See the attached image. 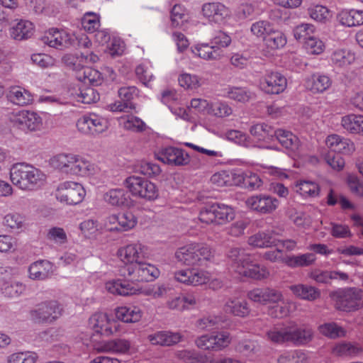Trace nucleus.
Masks as SVG:
<instances>
[{
	"mask_svg": "<svg viewBox=\"0 0 363 363\" xmlns=\"http://www.w3.org/2000/svg\"><path fill=\"white\" fill-rule=\"evenodd\" d=\"M11 182L23 190H33L41 186L45 174L39 169L25 162L16 163L10 169Z\"/></svg>",
	"mask_w": 363,
	"mask_h": 363,
	"instance_id": "obj_3",
	"label": "nucleus"
},
{
	"mask_svg": "<svg viewBox=\"0 0 363 363\" xmlns=\"http://www.w3.org/2000/svg\"><path fill=\"white\" fill-rule=\"evenodd\" d=\"M179 84L181 86L187 89H195L201 85V78L197 75L188 73H183L178 78Z\"/></svg>",
	"mask_w": 363,
	"mask_h": 363,
	"instance_id": "obj_63",
	"label": "nucleus"
},
{
	"mask_svg": "<svg viewBox=\"0 0 363 363\" xmlns=\"http://www.w3.org/2000/svg\"><path fill=\"white\" fill-rule=\"evenodd\" d=\"M137 223V218L131 212L118 214V225L111 226L109 231H127L132 229Z\"/></svg>",
	"mask_w": 363,
	"mask_h": 363,
	"instance_id": "obj_46",
	"label": "nucleus"
},
{
	"mask_svg": "<svg viewBox=\"0 0 363 363\" xmlns=\"http://www.w3.org/2000/svg\"><path fill=\"white\" fill-rule=\"evenodd\" d=\"M76 126L82 134L96 136L108 130L109 122L106 118L102 116L89 113L79 118Z\"/></svg>",
	"mask_w": 363,
	"mask_h": 363,
	"instance_id": "obj_7",
	"label": "nucleus"
},
{
	"mask_svg": "<svg viewBox=\"0 0 363 363\" xmlns=\"http://www.w3.org/2000/svg\"><path fill=\"white\" fill-rule=\"evenodd\" d=\"M272 29L273 27L269 21H258L252 24L250 32L254 36L264 41Z\"/></svg>",
	"mask_w": 363,
	"mask_h": 363,
	"instance_id": "obj_52",
	"label": "nucleus"
},
{
	"mask_svg": "<svg viewBox=\"0 0 363 363\" xmlns=\"http://www.w3.org/2000/svg\"><path fill=\"white\" fill-rule=\"evenodd\" d=\"M53 272V265L48 260H39L32 263L28 268L29 277L33 280H44Z\"/></svg>",
	"mask_w": 363,
	"mask_h": 363,
	"instance_id": "obj_25",
	"label": "nucleus"
},
{
	"mask_svg": "<svg viewBox=\"0 0 363 363\" xmlns=\"http://www.w3.org/2000/svg\"><path fill=\"white\" fill-rule=\"evenodd\" d=\"M315 33V28L310 23H301L294 28L293 33L294 38L303 43L313 37Z\"/></svg>",
	"mask_w": 363,
	"mask_h": 363,
	"instance_id": "obj_54",
	"label": "nucleus"
},
{
	"mask_svg": "<svg viewBox=\"0 0 363 363\" xmlns=\"http://www.w3.org/2000/svg\"><path fill=\"white\" fill-rule=\"evenodd\" d=\"M335 306L343 311H353L359 310L363 306L362 291L350 288L340 294L336 300Z\"/></svg>",
	"mask_w": 363,
	"mask_h": 363,
	"instance_id": "obj_12",
	"label": "nucleus"
},
{
	"mask_svg": "<svg viewBox=\"0 0 363 363\" xmlns=\"http://www.w3.org/2000/svg\"><path fill=\"white\" fill-rule=\"evenodd\" d=\"M123 185L135 197L147 201H154L159 196V190L157 186L143 177H128L124 180Z\"/></svg>",
	"mask_w": 363,
	"mask_h": 363,
	"instance_id": "obj_6",
	"label": "nucleus"
},
{
	"mask_svg": "<svg viewBox=\"0 0 363 363\" xmlns=\"http://www.w3.org/2000/svg\"><path fill=\"white\" fill-rule=\"evenodd\" d=\"M303 48L308 54L318 55L323 52L325 45L320 38L313 35L303 43Z\"/></svg>",
	"mask_w": 363,
	"mask_h": 363,
	"instance_id": "obj_56",
	"label": "nucleus"
},
{
	"mask_svg": "<svg viewBox=\"0 0 363 363\" xmlns=\"http://www.w3.org/2000/svg\"><path fill=\"white\" fill-rule=\"evenodd\" d=\"M224 92V96L240 103H246L254 97V94L245 87L228 86Z\"/></svg>",
	"mask_w": 363,
	"mask_h": 363,
	"instance_id": "obj_39",
	"label": "nucleus"
},
{
	"mask_svg": "<svg viewBox=\"0 0 363 363\" xmlns=\"http://www.w3.org/2000/svg\"><path fill=\"white\" fill-rule=\"evenodd\" d=\"M234 209L228 205L214 203L203 206L199 212V220L205 224L225 225L235 218Z\"/></svg>",
	"mask_w": 363,
	"mask_h": 363,
	"instance_id": "obj_4",
	"label": "nucleus"
},
{
	"mask_svg": "<svg viewBox=\"0 0 363 363\" xmlns=\"http://www.w3.org/2000/svg\"><path fill=\"white\" fill-rule=\"evenodd\" d=\"M76 163L75 175L82 177L92 176L97 174L99 171L97 165L78 155H77Z\"/></svg>",
	"mask_w": 363,
	"mask_h": 363,
	"instance_id": "obj_42",
	"label": "nucleus"
},
{
	"mask_svg": "<svg viewBox=\"0 0 363 363\" xmlns=\"http://www.w3.org/2000/svg\"><path fill=\"white\" fill-rule=\"evenodd\" d=\"M250 132L258 140H266L272 135V128L265 123H257L250 128Z\"/></svg>",
	"mask_w": 363,
	"mask_h": 363,
	"instance_id": "obj_60",
	"label": "nucleus"
},
{
	"mask_svg": "<svg viewBox=\"0 0 363 363\" xmlns=\"http://www.w3.org/2000/svg\"><path fill=\"white\" fill-rule=\"evenodd\" d=\"M341 125L344 129L351 133L363 134V116L349 114L342 118Z\"/></svg>",
	"mask_w": 363,
	"mask_h": 363,
	"instance_id": "obj_38",
	"label": "nucleus"
},
{
	"mask_svg": "<svg viewBox=\"0 0 363 363\" xmlns=\"http://www.w3.org/2000/svg\"><path fill=\"white\" fill-rule=\"evenodd\" d=\"M289 289L296 297L308 301H313L320 296V290L313 286L299 284L291 285Z\"/></svg>",
	"mask_w": 363,
	"mask_h": 363,
	"instance_id": "obj_35",
	"label": "nucleus"
},
{
	"mask_svg": "<svg viewBox=\"0 0 363 363\" xmlns=\"http://www.w3.org/2000/svg\"><path fill=\"white\" fill-rule=\"evenodd\" d=\"M363 352L362 346L354 342L342 341L335 345L333 353L342 357H356Z\"/></svg>",
	"mask_w": 363,
	"mask_h": 363,
	"instance_id": "obj_26",
	"label": "nucleus"
},
{
	"mask_svg": "<svg viewBox=\"0 0 363 363\" xmlns=\"http://www.w3.org/2000/svg\"><path fill=\"white\" fill-rule=\"evenodd\" d=\"M82 27L89 33L96 32L100 26L99 16L94 13H86L82 18Z\"/></svg>",
	"mask_w": 363,
	"mask_h": 363,
	"instance_id": "obj_61",
	"label": "nucleus"
},
{
	"mask_svg": "<svg viewBox=\"0 0 363 363\" xmlns=\"http://www.w3.org/2000/svg\"><path fill=\"white\" fill-rule=\"evenodd\" d=\"M289 343L303 346L309 343L313 337L312 328L306 325H289Z\"/></svg>",
	"mask_w": 363,
	"mask_h": 363,
	"instance_id": "obj_20",
	"label": "nucleus"
},
{
	"mask_svg": "<svg viewBox=\"0 0 363 363\" xmlns=\"http://www.w3.org/2000/svg\"><path fill=\"white\" fill-rule=\"evenodd\" d=\"M274 135L279 143L286 149L296 151L299 147V140L291 132L283 129H278L274 132Z\"/></svg>",
	"mask_w": 363,
	"mask_h": 363,
	"instance_id": "obj_40",
	"label": "nucleus"
},
{
	"mask_svg": "<svg viewBox=\"0 0 363 363\" xmlns=\"http://www.w3.org/2000/svg\"><path fill=\"white\" fill-rule=\"evenodd\" d=\"M241 177L238 174V170L220 171L215 173L211 178V182L217 186H237L240 182Z\"/></svg>",
	"mask_w": 363,
	"mask_h": 363,
	"instance_id": "obj_27",
	"label": "nucleus"
},
{
	"mask_svg": "<svg viewBox=\"0 0 363 363\" xmlns=\"http://www.w3.org/2000/svg\"><path fill=\"white\" fill-rule=\"evenodd\" d=\"M338 21L347 27L357 26L363 24V11L342 10L337 15Z\"/></svg>",
	"mask_w": 363,
	"mask_h": 363,
	"instance_id": "obj_36",
	"label": "nucleus"
},
{
	"mask_svg": "<svg viewBox=\"0 0 363 363\" xmlns=\"http://www.w3.org/2000/svg\"><path fill=\"white\" fill-rule=\"evenodd\" d=\"M147 340L153 346L171 347L184 340V336L179 332L159 330L147 335Z\"/></svg>",
	"mask_w": 363,
	"mask_h": 363,
	"instance_id": "obj_18",
	"label": "nucleus"
},
{
	"mask_svg": "<svg viewBox=\"0 0 363 363\" xmlns=\"http://www.w3.org/2000/svg\"><path fill=\"white\" fill-rule=\"evenodd\" d=\"M318 330L322 335L332 339L345 337L346 335L345 330L335 323H327L320 325L318 327Z\"/></svg>",
	"mask_w": 363,
	"mask_h": 363,
	"instance_id": "obj_51",
	"label": "nucleus"
},
{
	"mask_svg": "<svg viewBox=\"0 0 363 363\" xmlns=\"http://www.w3.org/2000/svg\"><path fill=\"white\" fill-rule=\"evenodd\" d=\"M233 113L232 108L223 101H216L211 104L208 114L216 117H228Z\"/></svg>",
	"mask_w": 363,
	"mask_h": 363,
	"instance_id": "obj_59",
	"label": "nucleus"
},
{
	"mask_svg": "<svg viewBox=\"0 0 363 363\" xmlns=\"http://www.w3.org/2000/svg\"><path fill=\"white\" fill-rule=\"evenodd\" d=\"M286 79L279 72H271L261 82L262 89L269 94H279L286 87Z\"/></svg>",
	"mask_w": 363,
	"mask_h": 363,
	"instance_id": "obj_21",
	"label": "nucleus"
},
{
	"mask_svg": "<svg viewBox=\"0 0 363 363\" xmlns=\"http://www.w3.org/2000/svg\"><path fill=\"white\" fill-rule=\"evenodd\" d=\"M230 270L240 276L251 278L255 280H263L269 277V271L264 266L254 263L250 255L245 250L235 247L228 252Z\"/></svg>",
	"mask_w": 363,
	"mask_h": 363,
	"instance_id": "obj_2",
	"label": "nucleus"
},
{
	"mask_svg": "<svg viewBox=\"0 0 363 363\" xmlns=\"http://www.w3.org/2000/svg\"><path fill=\"white\" fill-rule=\"evenodd\" d=\"M247 298L257 303L267 305L278 303L283 299L282 293L274 288L262 287L255 288L247 293Z\"/></svg>",
	"mask_w": 363,
	"mask_h": 363,
	"instance_id": "obj_16",
	"label": "nucleus"
},
{
	"mask_svg": "<svg viewBox=\"0 0 363 363\" xmlns=\"http://www.w3.org/2000/svg\"><path fill=\"white\" fill-rule=\"evenodd\" d=\"M135 172L152 177L160 174L161 169L160 166L155 163L141 161L135 165Z\"/></svg>",
	"mask_w": 363,
	"mask_h": 363,
	"instance_id": "obj_58",
	"label": "nucleus"
},
{
	"mask_svg": "<svg viewBox=\"0 0 363 363\" xmlns=\"http://www.w3.org/2000/svg\"><path fill=\"white\" fill-rule=\"evenodd\" d=\"M247 243L253 247L267 248L277 245V239L272 233L258 232L248 238Z\"/></svg>",
	"mask_w": 363,
	"mask_h": 363,
	"instance_id": "obj_30",
	"label": "nucleus"
},
{
	"mask_svg": "<svg viewBox=\"0 0 363 363\" xmlns=\"http://www.w3.org/2000/svg\"><path fill=\"white\" fill-rule=\"evenodd\" d=\"M296 191L304 197H316L319 195V186L310 181H300L296 185Z\"/></svg>",
	"mask_w": 363,
	"mask_h": 363,
	"instance_id": "obj_55",
	"label": "nucleus"
},
{
	"mask_svg": "<svg viewBox=\"0 0 363 363\" xmlns=\"http://www.w3.org/2000/svg\"><path fill=\"white\" fill-rule=\"evenodd\" d=\"M117 254L124 264L136 262L143 256V246L140 243L129 244L121 247Z\"/></svg>",
	"mask_w": 363,
	"mask_h": 363,
	"instance_id": "obj_24",
	"label": "nucleus"
},
{
	"mask_svg": "<svg viewBox=\"0 0 363 363\" xmlns=\"http://www.w3.org/2000/svg\"><path fill=\"white\" fill-rule=\"evenodd\" d=\"M3 224L13 231H20L24 227L25 218L18 213H9L4 216Z\"/></svg>",
	"mask_w": 363,
	"mask_h": 363,
	"instance_id": "obj_50",
	"label": "nucleus"
},
{
	"mask_svg": "<svg viewBox=\"0 0 363 363\" xmlns=\"http://www.w3.org/2000/svg\"><path fill=\"white\" fill-rule=\"evenodd\" d=\"M289 326H274L266 333L267 340L275 344L289 343Z\"/></svg>",
	"mask_w": 363,
	"mask_h": 363,
	"instance_id": "obj_45",
	"label": "nucleus"
},
{
	"mask_svg": "<svg viewBox=\"0 0 363 363\" xmlns=\"http://www.w3.org/2000/svg\"><path fill=\"white\" fill-rule=\"evenodd\" d=\"M9 120L13 128L25 133L38 130L43 125L42 118L37 113L26 110L13 113Z\"/></svg>",
	"mask_w": 363,
	"mask_h": 363,
	"instance_id": "obj_10",
	"label": "nucleus"
},
{
	"mask_svg": "<svg viewBox=\"0 0 363 363\" xmlns=\"http://www.w3.org/2000/svg\"><path fill=\"white\" fill-rule=\"evenodd\" d=\"M33 23L28 20H17L9 29L10 37L15 40H23L30 38L34 33Z\"/></svg>",
	"mask_w": 363,
	"mask_h": 363,
	"instance_id": "obj_22",
	"label": "nucleus"
},
{
	"mask_svg": "<svg viewBox=\"0 0 363 363\" xmlns=\"http://www.w3.org/2000/svg\"><path fill=\"white\" fill-rule=\"evenodd\" d=\"M120 125L125 130L140 133L146 129V124L138 117L128 115L119 118Z\"/></svg>",
	"mask_w": 363,
	"mask_h": 363,
	"instance_id": "obj_43",
	"label": "nucleus"
},
{
	"mask_svg": "<svg viewBox=\"0 0 363 363\" xmlns=\"http://www.w3.org/2000/svg\"><path fill=\"white\" fill-rule=\"evenodd\" d=\"M62 308L55 300L38 303L30 311L31 319L35 323H52L62 315Z\"/></svg>",
	"mask_w": 363,
	"mask_h": 363,
	"instance_id": "obj_9",
	"label": "nucleus"
},
{
	"mask_svg": "<svg viewBox=\"0 0 363 363\" xmlns=\"http://www.w3.org/2000/svg\"><path fill=\"white\" fill-rule=\"evenodd\" d=\"M99 99V93L91 87H80L77 93V101L83 104L96 103Z\"/></svg>",
	"mask_w": 363,
	"mask_h": 363,
	"instance_id": "obj_57",
	"label": "nucleus"
},
{
	"mask_svg": "<svg viewBox=\"0 0 363 363\" xmlns=\"http://www.w3.org/2000/svg\"><path fill=\"white\" fill-rule=\"evenodd\" d=\"M191 52L195 55L205 60H218L223 55L222 50L215 49L212 45L202 43L191 48Z\"/></svg>",
	"mask_w": 363,
	"mask_h": 363,
	"instance_id": "obj_34",
	"label": "nucleus"
},
{
	"mask_svg": "<svg viewBox=\"0 0 363 363\" xmlns=\"http://www.w3.org/2000/svg\"><path fill=\"white\" fill-rule=\"evenodd\" d=\"M264 42L267 48L277 50L283 48L286 44V38L284 33L273 28Z\"/></svg>",
	"mask_w": 363,
	"mask_h": 363,
	"instance_id": "obj_49",
	"label": "nucleus"
},
{
	"mask_svg": "<svg viewBox=\"0 0 363 363\" xmlns=\"http://www.w3.org/2000/svg\"><path fill=\"white\" fill-rule=\"evenodd\" d=\"M177 357L186 363H207L208 357L194 350H180L176 352Z\"/></svg>",
	"mask_w": 363,
	"mask_h": 363,
	"instance_id": "obj_47",
	"label": "nucleus"
},
{
	"mask_svg": "<svg viewBox=\"0 0 363 363\" xmlns=\"http://www.w3.org/2000/svg\"><path fill=\"white\" fill-rule=\"evenodd\" d=\"M86 191L83 186L75 182L67 181L60 183L56 190V198L61 203L77 205L84 199Z\"/></svg>",
	"mask_w": 363,
	"mask_h": 363,
	"instance_id": "obj_8",
	"label": "nucleus"
},
{
	"mask_svg": "<svg viewBox=\"0 0 363 363\" xmlns=\"http://www.w3.org/2000/svg\"><path fill=\"white\" fill-rule=\"evenodd\" d=\"M1 290L6 296L15 298L23 294L26 286L21 281L10 279L3 282Z\"/></svg>",
	"mask_w": 363,
	"mask_h": 363,
	"instance_id": "obj_44",
	"label": "nucleus"
},
{
	"mask_svg": "<svg viewBox=\"0 0 363 363\" xmlns=\"http://www.w3.org/2000/svg\"><path fill=\"white\" fill-rule=\"evenodd\" d=\"M115 313L118 320L125 323H137L143 316V311L135 306L118 307Z\"/></svg>",
	"mask_w": 363,
	"mask_h": 363,
	"instance_id": "obj_31",
	"label": "nucleus"
},
{
	"mask_svg": "<svg viewBox=\"0 0 363 363\" xmlns=\"http://www.w3.org/2000/svg\"><path fill=\"white\" fill-rule=\"evenodd\" d=\"M157 158L163 163L172 166H184L190 162V157L187 152L174 147L162 149L157 152Z\"/></svg>",
	"mask_w": 363,
	"mask_h": 363,
	"instance_id": "obj_17",
	"label": "nucleus"
},
{
	"mask_svg": "<svg viewBox=\"0 0 363 363\" xmlns=\"http://www.w3.org/2000/svg\"><path fill=\"white\" fill-rule=\"evenodd\" d=\"M278 363H308L307 354L300 350L284 352L278 359Z\"/></svg>",
	"mask_w": 363,
	"mask_h": 363,
	"instance_id": "obj_48",
	"label": "nucleus"
},
{
	"mask_svg": "<svg viewBox=\"0 0 363 363\" xmlns=\"http://www.w3.org/2000/svg\"><path fill=\"white\" fill-rule=\"evenodd\" d=\"M38 358L35 352H17L9 357L8 363H35Z\"/></svg>",
	"mask_w": 363,
	"mask_h": 363,
	"instance_id": "obj_64",
	"label": "nucleus"
},
{
	"mask_svg": "<svg viewBox=\"0 0 363 363\" xmlns=\"http://www.w3.org/2000/svg\"><path fill=\"white\" fill-rule=\"evenodd\" d=\"M332 84L330 78L325 74L315 73L305 79L306 88L314 94L323 93L326 91Z\"/></svg>",
	"mask_w": 363,
	"mask_h": 363,
	"instance_id": "obj_23",
	"label": "nucleus"
},
{
	"mask_svg": "<svg viewBox=\"0 0 363 363\" xmlns=\"http://www.w3.org/2000/svg\"><path fill=\"white\" fill-rule=\"evenodd\" d=\"M47 240L58 246L63 245L67 242V235L62 228L52 227L46 235Z\"/></svg>",
	"mask_w": 363,
	"mask_h": 363,
	"instance_id": "obj_53",
	"label": "nucleus"
},
{
	"mask_svg": "<svg viewBox=\"0 0 363 363\" xmlns=\"http://www.w3.org/2000/svg\"><path fill=\"white\" fill-rule=\"evenodd\" d=\"M354 60V54L347 49L335 50L330 56V62L333 66L338 69L347 68Z\"/></svg>",
	"mask_w": 363,
	"mask_h": 363,
	"instance_id": "obj_29",
	"label": "nucleus"
},
{
	"mask_svg": "<svg viewBox=\"0 0 363 363\" xmlns=\"http://www.w3.org/2000/svg\"><path fill=\"white\" fill-rule=\"evenodd\" d=\"M236 350L243 355L250 357L257 353L259 351L260 347L256 341L243 340L238 342Z\"/></svg>",
	"mask_w": 363,
	"mask_h": 363,
	"instance_id": "obj_62",
	"label": "nucleus"
},
{
	"mask_svg": "<svg viewBox=\"0 0 363 363\" xmlns=\"http://www.w3.org/2000/svg\"><path fill=\"white\" fill-rule=\"evenodd\" d=\"M7 97L11 103L18 106H27L33 100L31 94L21 86L11 87Z\"/></svg>",
	"mask_w": 363,
	"mask_h": 363,
	"instance_id": "obj_37",
	"label": "nucleus"
},
{
	"mask_svg": "<svg viewBox=\"0 0 363 363\" xmlns=\"http://www.w3.org/2000/svg\"><path fill=\"white\" fill-rule=\"evenodd\" d=\"M174 277L177 281L186 285L199 286L208 282L211 274L203 269L192 268L177 271Z\"/></svg>",
	"mask_w": 363,
	"mask_h": 363,
	"instance_id": "obj_15",
	"label": "nucleus"
},
{
	"mask_svg": "<svg viewBox=\"0 0 363 363\" xmlns=\"http://www.w3.org/2000/svg\"><path fill=\"white\" fill-rule=\"evenodd\" d=\"M84 57H75L71 55H65L64 62L76 72V78L84 85L99 86L103 82L104 78L101 72L88 66L82 65Z\"/></svg>",
	"mask_w": 363,
	"mask_h": 363,
	"instance_id": "obj_5",
	"label": "nucleus"
},
{
	"mask_svg": "<svg viewBox=\"0 0 363 363\" xmlns=\"http://www.w3.org/2000/svg\"><path fill=\"white\" fill-rule=\"evenodd\" d=\"M201 13L210 23L221 24L230 16V9L223 3L213 1L201 6Z\"/></svg>",
	"mask_w": 363,
	"mask_h": 363,
	"instance_id": "obj_13",
	"label": "nucleus"
},
{
	"mask_svg": "<svg viewBox=\"0 0 363 363\" xmlns=\"http://www.w3.org/2000/svg\"><path fill=\"white\" fill-rule=\"evenodd\" d=\"M89 327L97 333L109 336L119 331L120 323L105 313H95L89 319Z\"/></svg>",
	"mask_w": 363,
	"mask_h": 363,
	"instance_id": "obj_11",
	"label": "nucleus"
},
{
	"mask_svg": "<svg viewBox=\"0 0 363 363\" xmlns=\"http://www.w3.org/2000/svg\"><path fill=\"white\" fill-rule=\"evenodd\" d=\"M120 274L133 283L152 281L160 276V272L155 265L138 261L124 264L120 269ZM106 289L110 293L120 296L133 295L139 291L136 285L122 279L108 281L106 284Z\"/></svg>",
	"mask_w": 363,
	"mask_h": 363,
	"instance_id": "obj_1",
	"label": "nucleus"
},
{
	"mask_svg": "<svg viewBox=\"0 0 363 363\" xmlns=\"http://www.w3.org/2000/svg\"><path fill=\"white\" fill-rule=\"evenodd\" d=\"M196 243H190L179 248L175 252L177 260L186 265H196L199 258L196 255Z\"/></svg>",
	"mask_w": 363,
	"mask_h": 363,
	"instance_id": "obj_32",
	"label": "nucleus"
},
{
	"mask_svg": "<svg viewBox=\"0 0 363 363\" xmlns=\"http://www.w3.org/2000/svg\"><path fill=\"white\" fill-rule=\"evenodd\" d=\"M72 35L64 30L50 29L42 37V42L49 47L62 49L71 45Z\"/></svg>",
	"mask_w": 363,
	"mask_h": 363,
	"instance_id": "obj_19",
	"label": "nucleus"
},
{
	"mask_svg": "<svg viewBox=\"0 0 363 363\" xmlns=\"http://www.w3.org/2000/svg\"><path fill=\"white\" fill-rule=\"evenodd\" d=\"M238 174L241 179L237 186H241L250 191H253L258 189L262 184V181L259 177L250 171L244 172L239 169Z\"/></svg>",
	"mask_w": 363,
	"mask_h": 363,
	"instance_id": "obj_41",
	"label": "nucleus"
},
{
	"mask_svg": "<svg viewBox=\"0 0 363 363\" xmlns=\"http://www.w3.org/2000/svg\"><path fill=\"white\" fill-rule=\"evenodd\" d=\"M224 311L236 316L245 317L250 313L247 301L242 298H230L224 305Z\"/></svg>",
	"mask_w": 363,
	"mask_h": 363,
	"instance_id": "obj_33",
	"label": "nucleus"
},
{
	"mask_svg": "<svg viewBox=\"0 0 363 363\" xmlns=\"http://www.w3.org/2000/svg\"><path fill=\"white\" fill-rule=\"evenodd\" d=\"M279 204L277 199L266 194L254 195L246 200V205L249 208L264 214L274 212Z\"/></svg>",
	"mask_w": 363,
	"mask_h": 363,
	"instance_id": "obj_14",
	"label": "nucleus"
},
{
	"mask_svg": "<svg viewBox=\"0 0 363 363\" xmlns=\"http://www.w3.org/2000/svg\"><path fill=\"white\" fill-rule=\"evenodd\" d=\"M104 201L113 207H121L128 203V196L125 189L121 188L111 189L103 194Z\"/></svg>",
	"mask_w": 363,
	"mask_h": 363,
	"instance_id": "obj_28",
	"label": "nucleus"
}]
</instances>
